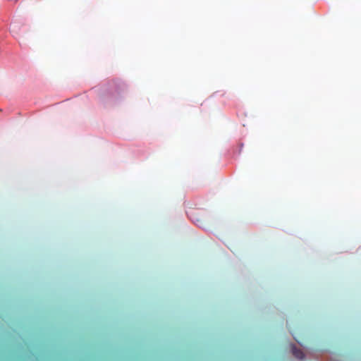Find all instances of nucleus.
<instances>
[{
  "label": "nucleus",
  "instance_id": "nucleus-1",
  "mask_svg": "<svg viewBox=\"0 0 361 361\" xmlns=\"http://www.w3.org/2000/svg\"><path fill=\"white\" fill-rule=\"evenodd\" d=\"M292 352L293 355L297 358L302 359L304 357L303 352L300 349L297 348L294 345H292Z\"/></svg>",
  "mask_w": 361,
  "mask_h": 361
},
{
  "label": "nucleus",
  "instance_id": "nucleus-2",
  "mask_svg": "<svg viewBox=\"0 0 361 361\" xmlns=\"http://www.w3.org/2000/svg\"><path fill=\"white\" fill-rule=\"evenodd\" d=\"M296 342L299 343L298 340H297L295 338H294Z\"/></svg>",
  "mask_w": 361,
  "mask_h": 361
}]
</instances>
